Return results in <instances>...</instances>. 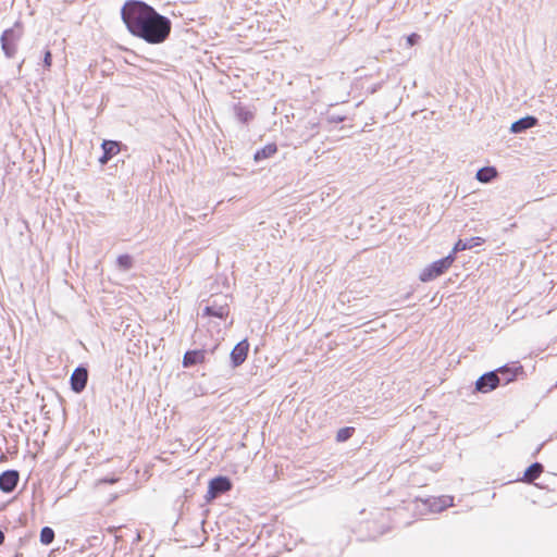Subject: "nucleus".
Returning <instances> with one entry per match:
<instances>
[{"mask_svg": "<svg viewBox=\"0 0 557 557\" xmlns=\"http://www.w3.org/2000/svg\"><path fill=\"white\" fill-rule=\"evenodd\" d=\"M121 16L133 36L150 45L164 42L171 34V21L143 1H126L121 9Z\"/></svg>", "mask_w": 557, "mask_h": 557, "instance_id": "1", "label": "nucleus"}, {"mask_svg": "<svg viewBox=\"0 0 557 557\" xmlns=\"http://www.w3.org/2000/svg\"><path fill=\"white\" fill-rule=\"evenodd\" d=\"M455 257L453 255H448L443 259L434 261L421 271L420 281L430 282L441 276L453 265Z\"/></svg>", "mask_w": 557, "mask_h": 557, "instance_id": "2", "label": "nucleus"}, {"mask_svg": "<svg viewBox=\"0 0 557 557\" xmlns=\"http://www.w3.org/2000/svg\"><path fill=\"white\" fill-rule=\"evenodd\" d=\"M231 488H232V482L228 478L222 476V475L216 476V478L210 480L209 485H208V491H207L205 498L207 502H211L214 498H216L218 495H220L222 493H226V492L231 491Z\"/></svg>", "mask_w": 557, "mask_h": 557, "instance_id": "3", "label": "nucleus"}, {"mask_svg": "<svg viewBox=\"0 0 557 557\" xmlns=\"http://www.w3.org/2000/svg\"><path fill=\"white\" fill-rule=\"evenodd\" d=\"M500 384V377L496 371H492L480 376L475 382V388L480 393L494 391Z\"/></svg>", "mask_w": 557, "mask_h": 557, "instance_id": "4", "label": "nucleus"}, {"mask_svg": "<svg viewBox=\"0 0 557 557\" xmlns=\"http://www.w3.org/2000/svg\"><path fill=\"white\" fill-rule=\"evenodd\" d=\"M496 373L497 375L500 374L499 377L504 384H508L513 382L519 375L523 374V367L517 361L498 368Z\"/></svg>", "mask_w": 557, "mask_h": 557, "instance_id": "5", "label": "nucleus"}, {"mask_svg": "<svg viewBox=\"0 0 557 557\" xmlns=\"http://www.w3.org/2000/svg\"><path fill=\"white\" fill-rule=\"evenodd\" d=\"M249 351V343L247 339L239 342L231 351V361L234 367H238L245 362Z\"/></svg>", "mask_w": 557, "mask_h": 557, "instance_id": "6", "label": "nucleus"}, {"mask_svg": "<svg viewBox=\"0 0 557 557\" xmlns=\"http://www.w3.org/2000/svg\"><path fill=\"white\" fill-rule=\"evenodd\" d=\"M88 372L85 368H76L71 375V387L74 392L81 393L87 384Z\"/></svg>", "mask_w": 557, "mask_h": 557, "instance_id": "7", "label": "nucleus"}, {"mask_svg": "<svg viewBox=\"0 0 557 557\" xmlns=\"http://www.w3.org/2000/svg\"><path fill=\"white\" fill-rule=\"evenodd\" d=\"M101 148L103 150V154L99 158V162L102 165L108 163L109 160L121 151L120 143L114 140H103Z\"/></svg>", "mask_w": 557, "mask_h": 557, "instance_id": "8", "label": "nucleus"}, {"mask_svg": "<svg viewBox=\"0 0 557 557\" xmlns=\"http://www.w3.org/2000/svg\"><path fill=\"white\" fill-rule=\"evenodd\" d=\"M206 361L205 350H188L183 357V366L189 368L195 364L203 363Z\"/></svg>", "mask_w": 557, "mask_h": 557, "instance_id": "9", "label": "nucleus"}, {"mask_svg": "<svg viewBox=\"0 0 557 557\" xmlns=\"http://www.w3.org/2000/svg\"><path fill=\"white\" fill-rule=\"evenodd\" d=\"M20 475L17 471L2 472V492H11L17 485Z\"/></svg>", "mask_w": 557, "mask_h": 557, "instance_id": "10", "label": "nucleus"}, {"mask_svg": "<svg viewBox=\"0 0 557 557\" xmlns=\"http://www.w3.org/2000/svg\"><path fill=\"white\" fill-rule=\"evenodd\" d=\"M544 468L541 463L535 462L531 465L523 473V476L521 479L522 482L525 483H532L536 479L540 478V475L543 473Z\"/></svg>", "mask_w": 557, "mask_h": 557, "instance_id": "11", "label": "nucleus"}, {"mask_svg": "<svg viewBox=\"0 0 557 557\" xmlns=\"http://www.w3.org/2000/svg\"><path fill=\"white\" fill-rule=\"evenodd\" d=\"M536 124H537L536 117L525 116V117H522V119L516 121L515 123H512L510 129L512 133H519L527 128H531V127L535 126Z\"/></svg>", "mask_w": 557, "mask_h": 557, "instance_id": "12", "label": "nucleus"}, {"mask_svg": "<svg viewBox=\"0 0 557 557\" xmlns=\"http://www.w3.org/2000/svg\"><path fill=\"white\" fill-rule=\"evenodd\" d=\"M277 152V146L274 143L265 145L263 148L256 151L253 160L256 162L262 161L273 157Z\"/></svg>", "mask_w": 557, "mask_h": 557, "instance_id": "13", "label": "nucleus"}, {"mask_svg": "<svg viewBox=\"0 0 557 557\" xmlns=\"http://www.w3.org/2000/svg\"><path fill=\"white\" fill-rule=\"evenodd\" d=\"M203 314L205 315H208V317H216V318H220V319H225L228 317L230 314V308L228 306H220V307H211V306H207L205 309H203Z\"/></svg>", "mask_w": 557, "mask_h": 557, "instance_id": "14", "label": "nucleus"}, {"mask_svg": "<svg viewBox=\"0 0 557 557\" xmlns=\"http://www.w3.org/2000/svg\"><path fill=\"white\" fill-rule=\"evenodd\" d=\"M497 176V171L493 166H485L476 172V180L481 183H488Z\"/></svg>", "mask_w": 557, "mask_h": 557, "instance_id": "15", "label": "nucleus"}, {"mask_svg": "<svg viewBox=\"0 0 557 557\" xmlns=\"http://www.w3.org/2000/svg\"><path fill=\"white\" fill-rule=\"evenodd\" d=\"M53 540H54V531L49 527L42 528L40 531V542L44 545H49L53 542Z\"/></svg>", "mask_w": 557, "mask_h": 557, "instance_id": "16", "label": "nucleus"}, {"mask_svg": "<svg viewBox=\"0 0 557 557\" xmlns=\"http://www.w3.org/2000/svg\"><path fill=\"white\" fill-rule=\"evenodd\" d=\"M354 432H355V429L351 426L342 428L336 433V441L345 442L352 436Z\"/></svg>", "mask_w": 557, "mask_h": 557, "instance_id": "17", "label": "nucleus"}, {"mask_svg": "<svg viewBox=\"0 0 557 557\" xmlns=\"http://www.w3.org/2000/svg\"><path fill=\"white\" fill-rule=\"evenodd\" d=\"M236 116L238 117L239 121H242L243 123H247L249 122L250 120H252L253 117V114L251 111L247 110L246 108L244 107H236Z\"/></svg>", "mask_w": 557, "mask_h": 557, "instance_id": "18", "label": "nucleus"}, {"mask_svg": "<svg viewBox=\"0 0 557 557\" xmlns=\"http://www.w3.org/2000/svg\"><path fill=\"white\" fill-rule=\"evenodd\" d=\"M116 261L119 267L123 270H128L133 265V259L128 255H121Z\"/></svg>", "mask_w": 557, "mask_h": 557, "instance_id": "19", "label": "nucleus"}, {"mask_svg": "<svg viewBox=\"0 0 557 557\" xmlns=\"http://www.w3.org/2000/svg\"><path fill=\"white\" fill-rule=\"evenodd\" d=\"M465 242H466L467 249H472L476 246L482 245L485 242V239L482 237H471Z\"/></svg>", "mask_w": 557, "mask_h": 557, "instance_id": "20", "label": "nucleus"}, {"mask_svg": "<svg viewBox=\"0 0 557 557\" xmlns=\"http://www.w3.org/2000/svg\"><path fill=\"white\" fill-rule=\"evenodd\" d=\"M462 250H467V247H466V242L462 240V239H459L454 248H453V251L450 255H453L455 257V253L458 252V251H462Z\"/></svg>", "mask_w": 557, "mask_h": 557, "instance_id": "21", "label": "nucleus"}, {"mask_svg": "<svg viewBox=\"0 0 557 557\" xmlns=\"http://www.w3.org/2000/svg\"><path fill=\"white\" fill-rule=\"evenodd\" d=\"M7 36H2V49L5 50L7 55L12 57L15 53V48L7 45Z\"/></svg>", "mask_w": 557, "mask_h": 557, "instance_id": "22", "label": "nucleus"}, {"mask_svg": "<svg viewBox=\"0 0 557 557\" xmlns=\"http://www.w3.org/2000/svg\"><path fill=\"white\" fill-rule=\"evenodd\" d=\"M44 64H45L46 69H48V70L51 67L52 54H51L50 50H47L45 53Z\"/></svg>", "mask_w": 557, "mask_h": 557, "instance_id": "23", "label": "nucleus"}, {"mask_svg": "<svg viewBox=\"0 0 557 557\" xmlns=\"http://www.w3.org/2000/svg\"><path fill=\"white\" fill-rule=\"evenodd\" d=\"M419 38H420V37H419V35H417V34H414V33H413V34H410V35L407 37V44H408L409 46H413V45H416V44L418 42Z\"/></svg>", "mask_w": 557, "mask_h": 557, "instance_id": "24", "label": "nucleus"}]
</instances>
